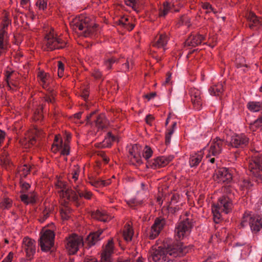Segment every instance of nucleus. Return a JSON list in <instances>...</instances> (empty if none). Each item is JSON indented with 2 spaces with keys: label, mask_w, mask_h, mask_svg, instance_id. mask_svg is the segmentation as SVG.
Listing matches in <instances>:
<instances>
[{
  "label": "nucleus",
  "mask_w": 262,
  "mask_h": 262,
  "mask_svg": "<svg viewBox=\"0 0 262 262\" xmlns=\"http://www.w3.org/2000/svg\"><path fill=\"white\" fill-rule=\"evenodd\" d=\"M9 20L7 18L4 19L2 23L1 24V29H4L6 30L7 27L9 25Z\"/></svg>",
  "instance_id": "nucleus-51"
},
{
  "label": "nucleus",
  "mask_w": 262,
  "mask_h": 262,
  "mask_svg": "<svg viewBox=\"0 0 262 262\" xmlns=\"http://www.w3.org/2000/svg\"><path fill=\"white\" fill-rule=\"evenodd\" d=\"M209 92L211 95L220 96L223 92V83L221 82L212 85L209 89Z\"/></svg>",
  "instance_id": "nucleus-28"
},
{
  "label": "nucleus",
  "mask_w": 262,
  "mask_h": 262,
  "mask_svg": "<svg viewBox=\"0 0 262 262\" xmlns=\"http://www.w3.org/2000/svg\"><path fill=\"white\" fill-rule=\"evenodd\" d=\"M61 188V191L66 197L69 200L77 201L78 198H84L86 200H90L92 196V193L85 189L83 185L74 186L75 190L70 188H67L66 185L62 183L58 185Z\"/></svg>",
  "instance_id": "nucleus-4"
},
{
  "label": "nucleus",
  "mask_w": 262,
  "mask_h": 262,
  "mask_svg": "<svg viewBox=\"0 0 262 262\" xmlns=\"http://www.w3.org/2000/svg\"><path fill=\"white\" fill-rule=\"evenodd\" d=\"M22 170L23 171L24 177H26L30 172V169L26 165H24Z\"/></svg>",
  "instance_id": "nucleus-60"
},
{
  "label": "nucleus",
  "mask_w": 262,
  "mask_h": 262,
  "mask_svg": "<svg viewBox=\"0 0 262 262\" xmlns=\"http://www.w3.org/2000/svg\"><path fill=\"white\" fill-rule=\"evenodd\" d=\"M213 178L217 183L228 184L232 181V174L229 169L221 167L215 170Z\"/></svg>",
  "instance_id": "nucleus-11"
},
{
  "label": "nucleus",
  "mask_w": 262,
  "mask_h": 262,
  "mask_svg": "<svg viewBox=\"0 0 262 262\" xmlns=\"http://www.w3.org/2000/svg\"><path fill=\"white\" fill-rule=\"evenodd\" d=\"M189 93L194 108L196 110H200L202 105L201 91L197 89L191 88L189 91Z\"/></svg>",
  "instance_id": "nucleus-19"
},
{
  "label": "nucleus",
  "mask_w": 262,
  "mask_h": 262,
  "mask_svg": "<svg viewBox=\"0 0 262 262\" xmlns=\"http://www.w3.org/2000/svg\"><path fill=\"white\" fill-rule=\"evenodd\" d=\"M166 225V220L163 218H156L150 228L148 236L150 239H155Z\"/></svg>",
  "instance_id": "nucleus-15"
},
{
  "label": "nucleus",
  "mask_w": 262,
  "mask_h": 262,
  "mask_svg": "<svg viewBox=\"0 0 262 262\" xmlns=\"http://www.w3.org/2000/svg\"><path fill=\"white\" fill-rule=\"evenodd\" d=\"M94 122L99 129H103L107 127L108 125V121L103 114L98 115Z\"/></svg>",
  "instance_id": "nucleus-24"
},
{
  "label": "nucleus",
  "mask_w": 262,
  "mask_h": 262,
  "mask_svg": "<svg viewBox=\"0 0 262 262\" xmlns=\"http://www.w3.org/2000/svg\"><path fill=\"white\" fill-rule=\"evenodd\" d=\"M50 211L49 209L45 208V209L42 211L40 218L39 219V221L40 223L44 222L46 219L49 217Z\"/></svg>",
  "instance_id": "nucleus-39"
},
{
  "label": "nucleus",
  "mask_w": 262,
  "mask_h": 262,
  "mask_svg": "<svg viewBox=\"0 0 262 262\" xmlns=\"http://www.w3.org/2000/svg\"><path fill=\"white\" fill-rule=\"evenodd\" d=\"M11 74V72H7L6 81L7 83V86L9 87V89L13 90L14 89L12 88V86H13L14 88H17V85L15 83H13L9 81V79L10 77Z\"/></svg>",
  "instance_id": "nucleus-41"
},
{
  "label": "nucleus",
  "mask_w": 262,
  "mask_h": 262,
  "mask_svg": "<svg viewBox=\"0 0 262 262\" xmlns=\"http://www.w3.org/2000/svg\"><path fill=\"white\" fill-rule=\"evenodd\" d=\"M142 203V201H138L136 199H132L129 201V204H133L134 205H141Z\"/></svg>",
  "instance_id": "nucleus-58"
},
{
  "label": "nucleus",
  "mask_w": 262,
  "mask_h": 262,
  "mask_svg": "<svg viewBox=\"0 0 262 262\" xmlns=\"http://www.w3.org/2000/svg\"><path fill=\"white\" fill-rule=\"evenodd\" d=\"M69 213V211H67L62 210L60 212L62 218L64 220H68L70 218Z\"/></svg>",
  "instance_id": "nucleus-56"
},
{
  "label": "nucleus",
  "mask_w": 262,
  "mask_h": 262,
  "mask_svg": "<svg viewBox=\"0 0 262 262\" xmlns=\"http://www.w3.org/2000/svg\"><path fill=\"white\" fill-rule=\"evenodd\" d=\"M249 169L255 180L262 183V154L255 152L249 160Z\"/></svg>",
  "instance_id": "nucleus-6"
},
{
  "label": "nucleus",
  "mask_w": 262,
  "mask_h": 262,
  "mask_svg": "<svg viewBox=\"0 0 262 262\" xmlns=\"http://www.w3.org/2000/svg\"><path fill=\"white\" fill-rule=\"evenodd\" d=\"M249 142V138L244 134H235L231 138L228 146L231 147L243 149Z\"/></svg>",
  "instance_id": "nucleus-12"
},
{
  "label": "nucleus",
  "mask_w": 262,
  "mask_h": 262,
  "mask_svg": "<svg viewBox=\"0 0 262 262\" xmlns=\"http://www.w3.org/2000/svg\"><path fill=\"white\" fill-rule=\"evenodd\" d=\"M168 40V38L166 34H161L154 46L158 48H164L167 43Z\"/></svg>",
  "instance_id": "nucleus-31"
},
{
  "label": "nucleus",
  "mask_w": 262,
  "mask_h": 262,
  "mask_svg": "<svg viewBox=\"0 0 262 262\" xmlns=\"http://www.w3.org/2000/svg\"><path fill=\"white\" fill-rule=\"evenodd\" d=\"M205 37L202 35H191L184 42L185 46L195 47L201 45Z\"/></svg>",
  "instance_id": "nucleus-20"
},
{
  "label": "nucleus",
  "mask_w": 262,
  "mask_h": 262,
  "mask_svg": "<svg viewBox=\"0 0 262 262\" xmlns=\"http://www.w3.org/2000/svg\"><path fill=\"white\" fill-rule=\"evenodd\" d=\"M241 186L243 189H250L253 186V184L249 179H244L243 180Z\"/></svg>",
  "instance_id": "nucleus-42"
},
{
  "label": "nucleus",
  "mask_w": 262,
  "mask_h": 262,
  "mask_svg": "<svg viewBox=\"0 0 262 262\" xmlns=\"http://www.w3.org/2000/svg\"><path fill=\"white\" fill-rule=\"evenodd\" d=\"M64 72V64L61 61H58V75L59 77L63 76Z\"/></svg>",
  "instance_id": "nucleus-45"
},
{
  "label": "nucleus",
  "mask_w": 262,
  "mask_h": 262,
  "mask_svg": "<svg viewBox=\"0 0 262 262\" xmlns=\"http://www.w3.org/2000/svg\"><path fill=\"white\" fill-rule=\"evenodd\" d=\"M83 262H98L95 257H87L85 258Z\"/></svg>",
  "instance_id": "nucleus-64"
},
{
  "label": "nucleus",
  "mask_w": 262,
  "mask_h": 262,
  "mask_svg": "<svg viewBox=\"0 0 262 262\" xmlns=\"http://www.w3.org/2000/svg\"><path fill=\"white\" fill-rule=\"evenodd\" d=\"M224 145V140L216 137L211 142L208 156H213L217 157L222 152Z\"/></svg>",
  "instance_id": "nucleus-16"
},
{
  "label": "nucleus",
  "mask_w": 262,
  "mask_h": 262,
  "mask_svg": "<svg viewBox=\"0 0 262 262\" xmlns=\"http://www.w3.org/2000/svg\"><path fill=\"white\" fill-rule=\"evenodd\" d=\"M114 243L113 239L108 240L101 254V262H112V255L114 253ZM119 262H133L131 259H126Z\"/></svg>",
  "instance_id": "nucleus-13"
},
{
  "label": "nucleus",
  "mask_w": 262,
  "mask_h": 262,
  "mask_svg": "<svg viewBox=\"0 0 262 262\" xmlns=\"http://www.w3.org/2000/svg\"><path fill=\"white\" fill-rule=\"evenodd\" d=\"M154 120V117L152 115L149 114L146 116L145 121L146 123L149 125H151V122Z\"/></svg>",
  "instance_id": "nucleus-54"
},
{
  "label": "nucleus",
  "mask_w": 262,
  "mask_h": 262,
  "mask_svg": "<svg viewBox=\"0 0 262 262\" xmlns=\"http://www.w3.org/2000/svg\"><path fill=\"white\" fill-rule=\"evenodd\" d=\"M93 76L95 78L99 79L101 77L102 74L101 72H100L99 70H96L93 73Z\"/></svg>",
  "instance_id": "nucleus-62"
},
{
  "label": "nucleus",
  "mask_w": 262,
  "mask_h": 262,
  "mask_svg": "<svg viewBox=\"0 0 262 262\" xmlns=\"http://www.w3.org/2000/svg\"><path fill=\"white\" fill-rule=\"evenodd\" d=\"M247 108L252 112H257L262 110L261 101H250L247 103Z\"/></svg>",
  "instance_id": "nucleus-27"
},
{
  "label": "nucleus",
  "mask_w": 262,
  "mask_h": 262,
  "mask_svg": "<svg viewBox=\"0 0 262 262\" xmlns=\"http://www.w3.org/2000/svg\"><path fill=\"white\" fill-rule=\"evenodd\" d=\"M231 200L227 196L223 195L220 197L216 204L212 206V212L213 214V219L215 223H219L221 219V213L224 212L228 213L231 210Z\"/></svg>",
  "instance_id": "nucleus-5"
},
{
  "label": "nucleus",
  "mask_w": 262,
  "mask_h": 262,
  "mask_svg": "<svg viewBox=\"0 0 262 262\" xmlns=\"http://www.w3.org/2000/svg\"><path fill=\"white\" fill-rule=\"evenodd\" d=\"M187 248L180 242H173L164 247H159L151 254L155 262L173 261L177 257L183 256L187 252Z\"/></svg>",
  "instance_id": "nucleus-1"
},
{
  "label": "nucleus",
  "mask_w": 262,
  "mask_h": 262,
  "mask_svg": "<svg viewBox=\"0 0 262 262\" xmlns=\"http://www.w3.org/2000/svg\"><path fill=\"white\" fill-rule=\"evenodd\" d=\"M192 226V220L189 218L179 222L176 225L174 230L176 236L178 238L176 242H179L178 239L181 240L189 235Z\"/></svg>",
  "instance_id": "nucleus-8"
},
{
  "label": "nucleus",
  "mask_w": 262,
  "mask_h": 262,
  "mask_svg": "<svg viewBox=\"0 0 262 262\" xmlns=\"http://www.w3.org/2000/svg\"><path fill=\"white\" fill-rule=\"evenodd\" d=\"M248 27L253 30H258L262 27V17H258L253 12L247 15Z\"/></svg>",
  "instance_id": "nucleus-17"
},
{
  "label": "nucleus",
  "mask_w": 262,
  "mask_h": 262,
  "mask_svg": "<svg viewBox=\"0 0 262 262\" xmlns=\"http://www.w3.org/2000/svg\"><path fill=\"white\" fill-rule=\"evenodd\" d=\"M6 49V43H1L0 44V56L5 51Z\"/></svg>",
  "instance_id": "nucleus-63"
},
{
  "label": "nucleus",
  "mask_w": 262,
  "mask_h": 262,
  "mask_svg": "<svg viewBox=\"0 0 262 262\" xmlns=\"http://www.w3.org/2000/svg\"><path fill=\"white\" fill-rule=\"evenodd\" d=\"M5 132L0 129V146L1 145V144L3 142L4 139L5 138Z\"/></svg>",
  "instance_id": "nucleus-59"
},
{
  "label": "nucleus",
  "mask_w": 262,
  "mask_h": 262,
  "mask_svg": "<svg viewBox=\"0 0 262 262\" xmlns=\"http://www.w3.org/2000/svg\"><path fill=\"white\" fill-rule=\"evenodd\" d=\"M48 94H45L42 97V100L43 102L53 104L55 102V93L52 89H48Z\"/></svg>",
  "instance_id": "nucleus-30"
},
{
  "label": "nucleus",
  "mask_w": 262,
  "mask_h": 262,
  "mask_svg": "<svg viewBox=\"0 0 262 262\" xmlns=\"http://www.w3.org/2000/svg\"><path fill=\"white\" fill-rule=\"evenodd\" d=\"M248 222L253 233H258L262 228V217L260 215H244L241 223V226H246Z\"/></svg>",
  "instance_id": "nucleus-9"
},
{
  "label": "nucleus",
  "mask_w": 262,
  "mask_h": 262,
  "mask_svg": "<svg viewBox=\"0 0 262 262\" xmlns=\"http://www.w3.org/2000/svg\"><path fill=\"white\" fill-rule=\"evenodd\" d=\"M46 107L43 103L38 106L34 113V119L35 120H42L43 118L42 110Z\"/></svg>",
  "instance_id": "nucleus-33"
},
{
  "label": "nucleus",
  "mask_w": 262,
  "mask_h": 262,
  "mask_svg": "<svg viewBox=\"0 0 262 262\" xmlns=\"http://www.w3.org/2000/svg\"><path fill=\"white\" fill-rule=\"evenodd\" d=\"M22 247L26 252L27 256L31 259L36 251L35 241L25 237L23 241Z\"/></svg>",
  "instance_id": "nucleus-18"
},
{
  "label": "nucleus",
  "mask_w": 262,
  "mask_h": 262,
  "mask_svg": "<svg viewBox=\"0 0 262 262\" xmlns=\"http://www.w3.org/2000/svg\"><path fill=\"white\" fill-rule=\"evenodd\" d=\"M95 111L92 112L86 117V121L87 124H92L93 123V121H92V117L95 114Z\"/></svg>",
  "instance_id": "nucleus-53"
},
{
  "label": "nucleus",
  "mask_w": 262,
  "mask_h": 262,
  "mask_svg": "<svg viewBox=\"0 0 262 262\" xmlns=\"http://www.w3.org/2000/svg\"><path fill=\"white\" fill-rule=\"evenodd\" d=\"M55 234L51 230H46L40 236L39 245L42 251H49L54 245Z\"/></svg>",
  "instance_id": "nucleus-10"
},
{
  "label": "nucleus",
  "mask_w": 262,
  "mask_h": 262,
  "mask_svg": "<svg viewBox=\"0 0 262 262\" xmlns=\"http://www.w3.org/2000/svg\"><path fill=\"white\" fill-rule=\"evenodd\" d=\"M133 235V231L130 228H127L123 231L124 238L126 242H129L132 240Z\"/></svg>",
  "instance_id": "nucleus-38"
},
{
  "label": "nucleus",
  "mask_w": 262,
  "mask_h": 262,
  "mask_svg": "<svg viewBox=\"0 0 262 262\" xmlns=\"http://www.w3.org/2000/svg\"><path fill=\"white\" fill-rule=\"evenodd\" d=\"M156 96V92H152L150 94H146L144 96V97L147 98L148 100H150L151 99L154 98Z\"/></svg>",
  "instance_id": "nucleus-61"
},
{
  "label": "nucleus",
  "mask_w": 262,
  "mask_h": 262,
  "mask_svg": "<svg viewBox=\"0 0 262 262\" xmlns=\"http://www.w3.org/2000/svg\"><path fill=\"white\" fill-rule=\"evenodd\" d=\"M118 60L114 58V57H112L110 58H108L106 59L104 61V67L107 69V70H110L112 69V65L115 63L118 62Z\"/></svg>",
  "instance_id": "nucleus-36"
},
{
  "label": "nucleus",
  "mask_w": 262,
  "mask_h": 262,
  "mask_svg": "<svg viewBox=\"0 0 262 262\" xmlns=\"http://www.w3.org/2000/svg\"><path fill=\"white\" fill-rule=\"evenodd\" d=\"M7 32L6 30L4 29H1L0 30V44L1 43H7L6 41L5 40V36L6 35Z\"/></svg>",
  "instance_id": "nucleus-49"
},
{
  "label": "nucleus",
  "mask_w": 262,
  "mask_h": 262,
  "mask_svg": "<svg viewBox=\"0 0 262 262\" xmlns=\"http://www.w3.org/2000/svg\"><path fill=\"white\" fill-rule=\"evenodd\" d=\"M103 230L99 229L98 231L91 233L84 241L82 237L76 234H72L66 238V249L69 254L74 255L77 253L80 246H83L84 248L90 249L100 241L102 237L101 235Z\"/></svg>",
  "instance_id": "nucleus-2"
},
{
  "label": "nucleus",
  "mask_w": 262,
  "mask_h": 262,
  "mask_svg": "<svg viewBox=\"0 0 262 262\" xmlns=\"http://www.w3.org/2000/svg\"><path fill=\"white\" fill-rule=\"evenodd\" d=\"M202 7L203 9L206 10V13H209L211 11H212L213 9L212 6L208 3H204L202 5Z\"/></svg>",
  "instance_id": "nucleus-47"
},
{
  "label": "nucleus",
  "mask_w": 262,
  "mask_h": 262,
  "mask_svg": "<svg viewBox=\"0 0 262 262\" xmlns=\"http://www.w3.org/2000/svg\"><path fill=\"white\" fill-rule=\"evenodd\" d=\"M38 77L42 87L44 89L46 88L48 85L47 74L44 72H40L38 75Z\"/></svg>",
  "instance_id": "nucleus-35"
},
{
  "label": "nucleus",
  "mask_w": 262,
  "mask_h": 262,
  "mask_svg": "<svg viewBox=\"0 0 262 262\" xmlns=\"http://www.w3.org/2000/svg\"><path fill=\"white\" fill-rule=\"evenodd\" d=\"M20 198L21 201L24 202V203H26L27 204H29L28 199L29 197L28 195L25 194H21L20 196Z\"/></svg>",
  "instance_id": "nucleus-57"
},
{
  "label": "nucleus",
  "mask_w": 262,
  "mask_h": 262,
  "mask_svg": "<svg viewBox=\"0 0 262 262\" xmlns=\"http://www.w3.org/2000/svg\"><path fill=\"white\" fill-rule=\"evenodd\" d=\"M89 183L95 187H100L110 185L111 183V181L110 179L102 180L99 179L90 178Z\"/></svg>",
  "instance_id": "nucleus-26"
},
{
  "label": "nucleus",
  "mask_w": 262,
  "mask_h": 262,
  "mask_svg": "<svg viewBox=\"0 0 262 262\" xmlns=\"http://www.w3.org/2000/svg\"><path fill=\"white\" fill-rule=\"evenodd\" d=\"M12 200L8 198H5L0 203V207L2 209H9L12 206Z\"/></svg>",
  "instance_id": "nucleus-34"
},
{
  "label": "nucleus",
  "mask_w": 262,
  "mask_h": 262,
  "mask_svg": "<svg viewBox=\"0 0 262 262\" xmlns=\"http://www.w3.org/2000/svg\"><path fill=\"white\" fill-rule=\"evenodd\" d=\"M116 137L112 135L111 132H108L104 140L98 144L97 146L99 148H106L111 147L112 142L116 140Z\"/></svg>",
  "instance_id": "nucleus-25"
},
{
  "label": "nucleus",
  "mask_w": 262,
  "mask_h": 262,
  "mask_svg": "<svg viewBox=\"0 0 262 262\" xmlns=\"http://www.w3.org/2000/svg\"><path fill=\"white\" fill-rule=\"evenodd\" d=\"M130 63L131 66H132L133 62L132 60L127 59L126 62L122 64V69L125 72L129 71L130 69Z\"/></svg>",
  "instance_id": "nucleus-48"
},
{
  "label": "nucleus",
  "mask_w": 262,
  "mask_h": 262,
  "mask_svg": "<svg viewBox=\"0 0 262 262\" xmlns=\"http://www.w3.org/2000/svg\"><path fill=\"white\" fill-rule=\"evenodd\" d=\"M203 153L202 151L194 152L190 155L189 163L191 167H196L202 161Z\"/></svg>",
  "instance_id": "nucleus-22"
},
{
  "label": "nucleus",
  "mask_w": 262,
  "mask_h": 262,
  "mask_svg": "<svg viewBox=\"0 0 262 262\" xmlns=\"http://www.w3.org/2000/svg\"><path fill=\"white\" fill-rule=\"evenodd\" d=\"M20 183L22 189L21 192L24 191L28 190L29 188L30 187V184L27 182H23L22 181H20Z\"/></svg>",
  "instance_id": "nucleus-52"
},
{
  "label": "nucleus",
  "mask_w": 262,
  "mask_h": 262,
  "mask_svg": "<svg viewBox=\"0 0 262 262\" xmlns=\"http://www.w3.org/2000/svg\"><path fill=\"white\" fill-rule=\"evenodd\" d=\"M174 158L173 156H161L154 159L153 160L147 161V167L152 169L164 167Z\"/></svg>",
  "instance_id": "nucleus-14"
},
{
  "label": "nucleus",
  "mask_w": 262,
  "mask_h": 262,
  "mask_svg": "<svg viewBox=\"0 0 262 262\" xmlns=\"http://www.w3.org/2000/svg\"><path fill=\"white\" fill-rule=\"evenodd\" d=\"M73 30L78 28L79 30H84V37H92L96 34L98 26L89 17L75 18L70 24Z\"/></svg>",
  "instance_id": "nucleus-3"
},
{
  "label": "nucleus",
  "mask_w": 262,
  "mask_h": 262,
  "mask_svg": "<svg viewBox=\"0 0 262 262\" xmlns=\"http://www.w3.org/2000/svg\"><path fill=\"white\" fill-rule=\"evenodd\" d=\"M36 5L40 10H42L46 8L47 7V3L45 0H38Z\"/></svg>",
  "instance_id": "nucleus-46"
},
{
  "label": "nucleus",
  "mask_w": 262,
  "mask_h": 262,
  "mask_svg": "<svg viewBox=\"0 0 262 262\" xmlns=\"http://www.w3.org/2000/svg\"><path fill=\"white\" fill-rule=\"evenodd\" d=\"M179 199L180 195L179 194H173L171 198L169 205H174L180 204L181 205V204L179 203Z\"/></svg>",
  "instance_id": "nucleus-43"
},
{
  "label": "nucleus",
  "mask_w": 262,
  "mask_h": 262,
  "mask_svg": "<svg viewBox=\"0 0 262 262\" xmlns=\"http://www.w3.org/2000/svg\"><path fill=\"white\" fill-rule=\"evenodd\" d=\"M43 44L47 51H53L56 49H63L66 47V42L55 35L53 30L50 31L44 37Z\"/></svg>",
  "instance_id": "nucleus-7"
},
{
  "label": "nucleus",
  "mask_w": 262,
  "mask_h": 262,
  "mask_svg": "<svg viewBox=\"0 0 262 262\" xmlns=\"http://www.w3.org/2000/svg\"><path fill=\"white\" fill-rule=\"evenodd\" d=\"M52 149L54 152H56L57 150L61 149L60 154L63 156H68L70 154V146L68 142H64L62 143V141H61L59 144H53L52 145Z\"/></svg>",
  "instance_id": "nucleus-23"
},
{
  "label": "nucleus",
  "mask_w": 262,
  "mask_h": 262,
  "mask_svg": "<svg viewBox=\"0 0 262 262\" xmlns=\"http://www.w3.org/2000/svg\"><path fill=\"white\" fill-rule=\"evenodd\" d=\"M92 216L94 218L103 222H106L110 220V217L107 214L100 210H97L96 212H93L92 213Z\"/></svg>",
  "instance_id": "nucleus-29"
},
{
  "label": "nucleus",
  "mask_w": 262,
  "mask_h": 262,
  "mask_svg": "<svg viewBox=\"0 0 262 262\" xmlns=\"http://www.w3.org/2000/svg\"><path fill=\"white\" fill-rule=\"evenodd\" d=\"M124 2L127 6L132 7L135 10H136L137 6L139 4V0H124Z\"/></svg>",
  "instance_id": "nucleus-40"
},
{
  "label": "nucleus",
  "mask_w": 262,
  "mask_h": 262,
  "mask_svg": "<svg viewBox=\"0 0 262 262\" xmlns=\"http://www.w3.org/2000/svg\"><path fill=\"white\" fill-rule=\"evenodd\" d=\"M171 4L168 2H165L163 3L162 7L159 9V15L160 17H165L169 12L171 8Z\"/></svg>",
  "instance_id": "nucleus-32"
},
{
  "label": "nucleus",
  "mask_w": 262,
  "mask_h": 262,
  "mask_svg": "<svg viewBox=\"0 0 262 262\" xmlns=\"http://www.w3.org/2000/svg\"><path fill=\"white\" fill-rule=\"evenodd\" d=\"M89 92L87 89H84L81 93V96L83 98L84 100H86L89 97Z\"/></svg>",
  "instance_id": "nucleus-55"
},
{
  "label": "nucleus",
  "mask_w": 262,
  "mask_h": 262,
  "mask_svg": "<svg viewBox=\"0 0 262 262\" xmlns=\"http://www.w3.org/2000/svg\"><path fill=\"white\" fill-rule=\"evenodd\" d=\"M79 173V167H76L75 169H74L73 171L72 172V178L74 179V181H76L78 180V176Z\"/></svg>",
  "instance_id": "nucleus-50"
},
{
  "label": "nucleus",
  "mask_w": 262,
  "mask_h": 262,
  "mask_svg": "<svg viewBox=\"0 0 262 262\" xmlns=\"http://www.w3.org/2000/svg\"><path fill=\"white\" fill-rule=\"evenodd\" d=\"M152 150L150 147L146 146L143 153V157L148 161V159L152 156Z\"/></svg>",
  "instance_id": "nucleus-37"
},
{
  "label": "nucleus",
  "mask_w": 262,
  "mask_h": 262,
  "mask_svg": "<svg viewBox=\"0 0 262 262\" xmlns=\"http://www.w3.org/2000/svg\"><path fill=\"white\" fill-rule=\"evenodd\" d=\"M128 148L129 155L133 157L132 160L135 161L138 165H141L142 161L139 155L140 147L137 144H134Z\"/></svg>",
  "instance_id": "nucleus-21"
},
{
  "label": "nucleus",
  "mask_w": 262,
  "mask_h": 262,
  "mask_svg": "<svg viewBox=\"0 0 262 262\" xmlns=\"http://www.w3.org/2000/svg\"><path fill=\"white\" fill-rule=\"evenodd\" d=\"M180 206V204L174 205H168L167 210L169 213L174 214L179 210Z\"/></svg>",
  "instance_id": "nucleus-44"
}]
</instances>
